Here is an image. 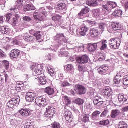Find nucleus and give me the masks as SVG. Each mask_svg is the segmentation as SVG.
<instances>
[{
    "mask_svg": "<svg viewBox=\"0 0 128 128\" xmlns=\"http://www.w3.org/2000/svg\"><path fill=\"white\" fill-rule=\"evenodd\" d=\"M66 70L67 72H72L74 70V66L72 64H68L66 66Z\"/></svg>",
    "mask_w": 128,
    "mask_h": 128,
    "instance_id": "13d9d810",
    "label": "nucleus"
},
{
    "mask_svg": "<svg viewBox=\"0 0 128 128\" xmlns=\"http://www.w3.org/2000/svg\"><path fill=\"white\" fill-rule=\"evenodd\" d=\"M112 28L114 30H122L120 24L116 23H114L112 24Z\"/></svg>",
    "mask_w": 128,
    "mask_h": 128,
    "instance_id": "c9c22d12",
    "label": "nucleus"
},
{
    "mask_svg": "<svg viewBox=\"0 0 128 128\" xmlns=\"http://www.w3.org/2000/svg\"><path fill=\"white\" fill-rule=\"evenodd\" d=\"M88 12H90V9L88 8V7L86 6L82 9L80 13L78 14V16H84V14H86Z\"/></svg>",
    "mask_w": 128,
    "mask_h": 128,
    "instance_id": "cd10ccee",
    "label": "nucleus"
},
{
    "mask_svg": "<svg viewBox=\"0 0 128 128\" xmlns=\"http://www.w3.org/2000/svg\"><path fill=\"white\" fill-rule=\"evenodd\" d=\"M64 116H66V120L69 123L72 122L74 120V116L71 112L66 111L64 114Z\"/></svg>",
    "mask_w": 128,
    "mask_h": 128,
    "instance_id": "ddd939ff",
    "label": "nucleus"
},
{
    "mask_svg": "<svg viewBox=\"0 0 128 128\" xmlns=\"http://www.w3.org/2000/svg\"><path fill=\"white\" fill-rule=\"evenodd\" d=\"M23 20H24V22H30V20H32V18H30L29 16H26L24 18Z\"/></svg>",
    "mask_w": 128,
    "mask_h": 128,
    "instance_id": "69168bd1",
    "label": "nucleus"
},
{
    "mask_svg": "<svg viewBox=\"0 0 128 128\" xmlns=\"http://www.w3.org/2000/svg\"><path fill=\"white\" fill-rule=\"evenodd\" d=\"M68 52H66L64 50H61L59 52V56H68Z\"/></svg>",
    "mask_w": 128,
    "mask_h": 128,
    "instance_id": "a19ab883",
    "label": "nucleus"
},
{
    "mask_svg": "<svg viewBox=\"0 0 128 128\" xmlns=\"http://www.w3.org/2000/svg\"><path fill=\"white\" fill-rule=\"evenodd\" d=\"M30 68L33 72V76L37 78H40V76L44 74V66L42 64H34L31 66Z\"/></svg>",
    "mask_w": 128,
    "mask_h": 128,
    "instance_id": "f257e3e1",
    "label": "nucleus"
},
{
    "mask_svg": "<svg viewBox=\"0 0 128 128\" xmlns=\"http://www.w3.org/2000/svg\"><path fill=\"white\" fill-rule=\"evenodd\" d=\"M46 112L50 116H54V115L56 114V108L52 106H48L46 108Z\"/></svg>",
    "mask_w": 128,
    "mask_h": 128,
    "instance_id": "4be33fe9",
    "label": "nucleus"
},
{
    "mask_svg": "<svg viewBox=\"0 0 128 128\" xmlns=\"http://www.w3.org/2000/svg\"><path fill=\"white\" fill-rule=\"evenodd\" d=\"M24 40L28 42H32L34 40V37L30 35H26L24 37Z\"/></svg>",
    "mask_w": 128,
    "mask_h": 128,
    "instance_id": "72a5a7b5",
    "label": "nucleus"
},
{
    "mask_svg": "<svg viewBox=\"0 0 128 128\" xmlns=\"http://www.w3.org/2000/svg\"><path fill=\"white\" fill-rule=\"evenodd\" d=\"M18 22V20H16V18H13V20L12 22V24L13 26H16V24Z\"/></svg>",
    "mask_w": 128,
    "mask_h": 128,
    "instance_id": "774afa93",
    "label": "nucleus"
},
{
    "mask_svg": "<svg viewBox=\"0 0 128 128\" xmlns=\"http://www.w3.org/2000/svg\"><path fill=\"white\" fill-rule=\"evenodd\" d=\"M52 20H54L55 22L58 23L60 22L62 20V17L60 15H58L56 16H54L52 18Z\"/></svg>",
    "mask_w": 128,
    "mask_h": 128,
    "instance_id": "79ce46f5",
    "label": "nucleus"
},
{
    "mask_svg": "<svg viewBox=\"0 0 128 128\" xmlns=\"http://www.w3.org/2000/svg\"><path fill=\"white\" fill-rule=\"evenodd\" d=\"M120 43H118V39L113 38L109 40V46L112 50H118Z\"/></svg>",
    "mask_w": 128,
    "mask_h": 128,
    "instance_id": "0eeeda50",
    "label": "nucleus"
},
{
    "mask_svg": "<svg viewBox=\"0 0 128 128\" xmlns=\"http://www.w3.org/2000/svg\"><path fill=\"white\" fill-rule=\"evenodd\" d=\"M64 100L66 102V106H70V104H72V100H70V98H68V96H64Z\"/></svg>",
    "mask_w": 128,
    "mask_h": 128,
    "instance_id": "8fccbe9b",
    "label": "nucleus"
},
{
    "mask_svg": "<svg viewBox=\"0 0 128 128\" xmlns=\"http://www.w3.org/2000/svg\"><path fill=\"white\" fill-rule=\"evenodd\" d=\"M22 2H24V1L22 0H18L16 2V4H19V8H22Z\"/></svg>",
    "mask_w": 128,
    "mask_h": 128,
    "instance_id": "0e129e2a",
    "label": "nucleus"
},
{
    "mask_svg": "<svg viewBox=\"0 0 128 128\" xmlns=\"http://www.w3.org/2000/svg\"><path fill=\"white\" fill-rule=\"evenodd\" d=\"M12 14H9L6 16V21L8 24H12V22H10V19L12 18Z\"/></svg>",
    "mask_w": 128,
    "mask_h": 128,
    "instance_id": "4d7b16f0",
    "label": "nucleus"
},
{
    "mask_svg": "<svg viewBox=\"0 0 128 128\" xmlns=\"http://www.w3.org/2000/svg\"><path fill=\"white\" fill-rule=\"evenodd\" d=\"M10 32V28L8 26H4L2 27L1 28V32L4 34H6L8 32Z\"/></svg>",
    "mask_w": 128,
    "mask_h": 128,
    "instance_id": "e433bc0d",
    "label": "nucleus"
},
{
    "mask_svg": "<svg viewBox=\"0 0 128 128\" xmlns=\"http://www.w3.org/2000/svg\"><path fill=\"white\" fill-rule=\"evenodd\" d=\"M10 124L14 126H20V121H18L14 119L12 120Z\"/></svg>",
    "mask_w": 128,
    "mask_h": 128,
    "instance_id": "37998d69",
    "label": "nucleus"
},
{
    "mask_svg": "<svg viewBox=\"0 0 128 128\" xmlns=\"http://www.w3.org/2000/svg\"><path fill=\"white\" fill-rule=\"evenodd\" d=\"M39 80H40V84L42 86H44V84H46V76L44 74H42L41 76H39V77H37Z\"/></svg>",
    "mask_w": 128,
    "mask_h": 128,
    "instance_id": "b1692460",
    "label": "nucleus"
},
{
    "mask_svg": "<svg viewBox=\"0 0 128 128\" xmlns=\"http://www.w3.org/2000/svg\"><path fill=\"white\" fill-rule=\"evenodd\" d=\"M98 58L100 62H102L106 60V54L104 53H100L98 56Z\"/></svg>",
    "mask_w": 128,
    "mask_h": 128,
    "instance_id": "a18cd8bd",
    "label": "nucleus"
},
{
    "mask_svg": "<svg viewBox=\"0 0 128 128\" xmlns=\"http://www.w3.org/2000/svg\"><path fill=\"white\" fill-rule=\"evenodd\" d=\"M36 94L34 92H28L26 96V100L29 102H32Z\"/></svg>",
    "mask_w": 128,
    "mask_h": 128,
    "instance_id": "2eb2a0df",
    "label": "nucleus"
},
{
    "mask_svg": "<svg viewBox=\"0 0 128 128\" xmlns=\"http://www.w3.org/2000/svg\"><path fill=\"white\" fill-rule=\"evenodd\" d=\"M106 6H107V7H108V6H112V8H116L118 6V4H116V3L112 2H108L107 3V5Z\"/></svg>",
    "mask_w": 128,
    "mask_h": 128,
    "instance_id": "de8ad7c7",
    "label": "nucleus"
},
{
    "mask_svg": "<svg viewBox=\"0 0 128 128\" xmlns=\"http://www.w3.org/2000/svg\"><path fill=\"white\" fill-rule=\"evenodd\" d=\"M31 112L32 111L28 109H21L19 111V113L24 118H28V116H32Z\"/></svg>",
    "mask_w": 128,
    "mask_h": 128,
    "instance_id": "f8f14e48",
    "label": "nucleus"
},
{
    "mask_svg": "<svg viewBox=\"0 0 128 128\" xmlns=\"http://www.w3.org/2000/svg\"><path fill=\"white\" fill-rule=\"evenodd\" d=\"M72 86V84L68 82H64L62 83V88H66V86Z\"/></svg>",
    "mask_w": 128,
    "mask_h": 128,
    "instance_id": "052dcab7",
    "label": "nucleus"
},
{
    "mask_svg": "<svg viewBox=\"0 0 128 128\" xmlns=\"http://www.w3.org/2000/svg\"><path fill=\"white\" fill-rule=\"evenodd\" d=\"M99 124H100V126H108L110 124V121L108 120L100 121Z\"/></svg>",
    "mask_w": 128,
    "mask_h": 128,
    "instance_id": "5fc2aeb1",
    "label": "nucleus"
},
{
    "mask_svg": "<svg viewBox=\"0 0 128 128\" xmlns=\"http://www.w3.org/2000/svg\"><path fill=\"white\" fill-rule=\"evenodd\" d=\"M100 44L98 42L90 44H88L87 48L90 52H96L98 48H100Z\"/></svg>",
    "mask_w": 128,
    "mask_h": 128,
    "instance_id": "1a4fd4ad",
    "label": "nucleus"
},
{
    "mask_svg": "<svg viewBox=\"0 0 128 128\" xmlns=\"http://www.w3.org/2000/svg\"><path fill=\"white\" fill-rule=\"evenodd\" d=\"M82 122H88L90 120V115L88 114H85L82 117Z\"/></svg>",
    "mask_w": 128,
    "mask_h": 128,
    "instance_id": "58836bf2",
    "label": "nucleus"
},
{
    "mask_svg": "<svg viewBox=\"0 0 128 128\" xmlns=\"http://www.w3.org/2000/svg\"><path fill=\"white\" fill-rule=\"evenodd\" d=\"M106 26L105 24L100 23V24L99 28L100 30L102 33L104 32V28H106Z\"/></svg>",
    "mask_w": 128,
    "mask_h": 128,
    "instance_id": "3c124183",
    "label": "nucleus"
},
{
    "mask_svg": "<svg viewBox=\"0 0 128 128\" xmlns=\"http://www.w3.org/2000/svg\"><path fill=\"white\" fill-rule=\"evenodd\" d=\"M52 127L53 128H60V124L58 122H54L52 124Z\"/></svg>",
    "mask_w": 128,
    "mask_h": 128,
    "instance_id": "bf43d9fd",
    "label": "nucleus"
},
{
    "mask_svg": "<svg viewBox=\"0 0 128 128\" xmlns=\"http://www.w3.org/2000/svg\"><path fill=\"white\" fill-rule=\"evenodd\" d=\"M122 10L120 8L116 9L112 13V16H114L116 18H120V16H122Z\"/></svg>",
    "mask_w": 128,
    "mask_h": 128,
    "instance_id": "7c9ffc66",
    "label": "nucleus"
},
{
    "mask_svg": "<svg viewBox=\"0 0 128 128\" xmlns=\"http://www.w3.org/2000/svg\"><path fill=\"white\" fill-rule=\"evenodd\" d=\"M20 52L17 49H14L12 50L10 54L11 58H18L20 56Z\"/></svg>",
    "mask_w": 128,
    "mask_h": 128,
    "instance_id": "f3484780",
    "label": "nucleus"
},
{
    "mask_svg": "<svg viewBox=\"0 0 128 128\" xmlns=\"http://www.w3.org/2000/svg\"><path fill=\"white\" fill-rule=\"evenodd\" d=\"M42 10L40 9V12L38 10H36L34 12V18L36 22H42V20H44V18H46V16H45L42 13Z\"/></svg>",
    "mask_w": 128,
    "mask_h": 128,
    "instance_id": "423d86ee",
    "label": "nucleus"
},
{
    "mask_svg": "<svg viewBox=\"0 0 128 128\" xmlns=\"http://www.w3.org/2000/svg\"><path fill=\"white\" fill-rule=\"evenodd\" d=\"M100 44V50H104L108 48V41L106 40H102L101 42H98Z\"/></svg>",
    "mask_w": 128,
    "mask_h": 128,
    "instance_id": "dca6fc26",
    "label": "nucleus"
},
{
    "mask_svg": "<svg viewBox=\"0 0 128 128\" xmlns=\"http://www.w3.org/2000/svg\"><path fill=\"white\" fill-rule=\"evenodd\" d=\"M20 102V96L13 98L7 104V106L10 108H12L16 106H18Z\"/></svg>",
    "mask_w": 128,
    "mask_h": 128,
    "instance_id": "20e7f679",
    "label": "nucleus"
},
{
    "mask_svg": "<svg viewBox=\"0 0 128 128\" xmlns=\"http://www.w3.org/2000/svg\"><path fill=\"white\" fill-rule=\"evenodd\" d=\"M122 84L124 86H128V76L124 78L122 80Z\"/></svg>",
    "mask_w": 128,
    "mask_h": 128,
    "instance_id": "680f3d73",
    "label": "nucleus"
},
{
    "mask_svg": "<svg viewBox=\"0 0 128 128\" xmlns=\"http://www.w3.org/2000/svg\"><path fill=\"white\" fill-rule=\"evenodd\" d=\"M68 32L70 34H72L73 36L74 34H75V36L76 34H78V28H76L74 26H70Z\"/></svg>",
    "mask_w": 128,
    "mask_h": 128,
    "instance_id": "2f4dec72",
    "label": "nucleus"
},
{
    "mask_svg": "<svg viewBox=\"0 0 128 128\" xmlns=\"http://www.w3.org/2000/svg\"><path fill=\"white\" fill-rule=\"evenodd\" d=\"M118 98L120 104H126V102H128V95L120 94H119Z\"/></svg>",
    "mask_w": 128,
    "mask_h": 128,
    "instance_id": "4468645a",
    "label": "nucleus"
},
{
    "mask_svg": "<svg viewBox=\"0 0 128 128\" xmlns=\"http://www.w3.org/2000/svg\"><path fill=\"white\" fill-rule=\"evenodd\" d=\"M45 92L48 96H52L54 94V90L50 88V87H48L45 89Z\"/></svg>",
    "mask_w": 128,
    "mask_h": 128,
    "instance_id": "f704fd0d",
    "label": "nucleus"
},
{
    "mask_svg": "<svg viewBox=\"0 0 128 128\" xmlns=\"http://www.w3.org/2000/svg\"><path fill=\"white\" fill-rule=\"evenodd\" d=\"M107 70H108V67L106 66H101L100 68L98 69V72L100 74H106Z\"/></svg>",
    "mask_w": 128,
    "mask_h": 128,
    "instance_id": "6ab92c4d",
    "label": "nucleus"
},
{
    "mask_svg": "<svg viewBox=\"0 0 128 128\" xmlns=\"http://www.w3.org/2000/svg\"><path fill=\"white\" fill-rule=\"evenodd\" d=\"M34 36H35L38 42H44V39H42V36L40 34V32H36L34 34Z\"/></svg>",
    "mask_w": 128,
    "mask_h": 128,
    "instance_id": "c756f323",
    "label": "nucleus"
},
{
    "mask_svg": "<svg viewBox=\"0 0 128 128\" xmlns=\"http://www.w3.org/2000/svg\"><path fill=\"white\" fill-rule=\"evenodd\" d=\"M84 101L83 100L80 99V98H78L75 100V104H78L79 106L84 104Z\"/></svg>",
    "mask_w": 128,
    "mask_h": 128,
    "instance_id": "09e8293b",
    "label": "nucleus"
},
{
    "mask_svg": "<svg viewBox=\"0 0 128 128\" xmlns=\"http://www.w3.org/2000/svg\"><path fill=\"white\" fill-rule=\"evenodd\" d=\"M104 96L110 98V96H112L114 92H112V90L110 88L107 87L105 88V90L104 91Z\"/></svg>",
    "mask_w": 128,
    "mask_h": 128,
    "instance_id": "aec40b11",
    "label": "nucleus"
},
{
    "mask_svg": "<svg viewBox=\"0 0 128 128\" xmlns=\"http://www.w3.org/2000/svg\"><path fill=\"white\" fill-rule=\"evenodd\" d=\"M102 12H100V10L95 9L92 10V14L94 18H98L100 14H103L104 16H108L110 14V8L108 7L106 5H102Z\"/></svg>",
    "mask_w": 128,
    "mask_h": 128,
    "instance_id": "f03ea898",
    "label": "nucleus"
},
{
    "mask_svg": "<svg viewBox=\"0 0 128 128\" xmlns=\"http://www.w3.org/2000/svg\"><path fill=\"white\" fill-rule=\"evenodd\" d=\"M102 112L100 111L96 110L92 114V120H98Z\"/></svg>",
    "mask_w": 128,
    "mask_h": 128,
    "instance_id": "bb28decb",
    "label": "nucleus"
},
{
    "mask_svg": "<svg viewBox=\"0 0 128 128\" xmlns=\"http://www.w3.org/2000/svg\"><path fill=\"white\" fill-rule=\"evenodd\" d=\"M122 84V79L116 80L114 78V84H115V86H118L116 84Z\"/></svg>",
    "mask_w": 128,
    "mask_h": 128,
    "instance_id": "603ef678",
    "label": "nucleus"
},
{
    "mask_svg": "<svg viewBox=\"0 0 128 128\" xmlns=\"http://www.w3.org/2000/svg\"><path fill=\"white\" fill-rule=\"evenodd\" d=\"M54 69L52 68L51 67H48V72L52 76V78L56 76V72Z\"/></svg>",
    "mask_w": 128,
    "mask_h": 128,
    "instance_id": "4c0bfd02",
    "label": "nucleus"
},
{
    "mask_svg": "<svg viewBox=\"0 0 128 128\" xmlns=\"http://www.w3.org/2000/svg\"><path fill=\"white\" fill-rule=\"evenodd\" d=\"M2 64L6 70H8L10 68V62L8 61L4 60L2 62Z\"/></svg>",
    "mask_w": 128,
    "mask_h": 128,
    "instance_id": "c03bdc74",
    "label": "nucleus"
},
{
    "mask_svg": "<svg viewBox=\"0 0 128 128\" xmlns=\"http://www.w3.org/2000/svg\"><path fill=\"white\" fill-rule=\"evenodd\" d=\"M36 104L38 106L44 107L48 106V102L46 98L42 97H38L36 99Z\"/></svg>",
    "mask_w": 128,
    "mask_h": 128,
    "instance_id": "6e6552de",
    "label": "nucleus"
},
{
    "mask_svg": "<svg viewBox=\"0 0 128 128\" xmlns=\"http://www.w3.org/2000/svg\"><path fill=\"white\" fill-rule=\"evenodd\" d=\"M102 98H100V97L96 96L94 98V103L95 106H100V102H102Z\"/></svg>",
    "mask_w": 128,
    "mask_h": 128,
    "instance_id": "ea45409f",
    "label": "nucleus"
},
{
    "mask_svg": "<svg viewBox=\"0 0 128 128\" xmlns=\"http://www.w3.org/2000/svg\"><path fill=\"white\" fill-rule=\"evenodd\" d=\"M56 40H57L58 46H62L64 44H67L68 40L64 36V34H58L56 36Z\"/></svg>",
    "mask_w": 128,
    "mask_h": 128,
    "instance_id": "7ed1b4c3",
    "label": "nucleus"
},
{
    "mask_svg": "<svg viewBox=\"0 0 128 128\" xmlns=\"http://www.w3.org/2000/svg\"><path fill=\"white\" fill-rule=\"evenodd\" d=\"M118 128H128V124L124 122H120L118 124Z\"/></svg>",
    "mask_w": 128,
    "mask_h": 128,
    "instance_id": "49530a36",
    "label": "nucleus"
},
{
    "mask_svg": "<svg viewBox=\"0 0 128 128\" xmlns=\"http://www.w3.org/2000/svg\"><path fill=\"white\" fill-rule=\"evenodd\" d=\"M90 36H91L92 38L98 36V30L96 28L91 29L90 30Z\"/></svg>",
    "mask_w": 128,
    "mask_h": 128,
    "instance_id": "c85d7f7f",
    "label": "nucleus"
},
{
    "mask_svg": "<svg viewBox=\"0 0 128 128\" xmlns=\"http://www.w3.org/2000/svg\"><path fill=\"white\" fill-rule=\"evenodd\" d=\"M108 110L106 109H105L104 110L100 115V118H106V116H108Z\"/></svg>",
    "mask_w": 128,
    "mask_h": 128,
    "instance_id": "864d4df0",
    "label": "nucleus"
},
{
    "mask_svg": "<svg viewBox=\"0 0 128 128\" xmlns=\"http://www.w3.org/2000/svg\"><path fill=\"white\" fill-rule=\"evenodd\" d=\"M44 59L46 60H52V56L50 54H48L45 56Z\"/></svg>",
    "mask_w": 128,
    "mask_h": 128,
    "instance_id": "338daca9",
    "label": "nucleus"
},
{
    "mask_svg": "<svg viewBox=\"0 0 128 128\" xmlns=\"http://www.w3.org/2000/svg\"><path fill=\"white\" fill-rule=\"evenodd\" d=\"M74 90L76 92L82 96V94H86V88L82 85L76 84L74 88Z\"/></svg>",
    "mask_w": 128,
    "mask_h": 128,
    "instance_id": "39448f33",
    "label": "nucleus"
},
{
    "mask_svg": "<svg viewBox=\"0 0 128 128\" xmlns=\"http://www.w3.org/2000/svg\"><path fill=\"white\" fill-rule=\"evenodd\" d=\"M103 3L102 0H90L86 2V4L89 6H102Z\"/></svg>",
    "mask_w": 128,
    "mask_h": 128,
    "instance_id": "9d476101",
    "label": "nucleus"
},
{
    "mask_svg": "<svg viewBox=\"0 0 128 128\" xmlns=\"http://www.w3.org/2000/svg\"><path fill=\"white\" fill-rule=\"evenodd\" d=\"M76 61L78 64H88V56L85 54L81 57H78L76 58Z\"/></svg>",
    "mask_w": 128,
    "mask_h": 128,
    "instance_id": "9b49d317",
    "label": "nucleus"
},
{
    "mask_svg": "<svg viewBox=\"0 0 128 128\" xmlns=\"http://www.w3.org/2000/svg\"><path fill=\"white\" fill-rule=\"evenodd\" d=\"M6 54L2 50H0V58H6Z\"/></svg>",
    "mask_w": 128,
    "mask_h": 128,
    "instance_id": "6e6d98bb",
    "label": "nucleus"
},
{
    "mask_svg": "<svg viewBox=\"0 0 128 128\" xmlns=\"http://www.w3.org/2000/svg\"><path fill=\"white\" fill-rule=\"evenodd\" d=\"M88 95L90 98H94V92L92 90H90L89 92L88 93Z\"/></svg>",
    "mask_w": 128,
    "mask_h": 128,
    "instance_id": "e2e57ef3",
    "label": "nucleus"
},
{
    "mask_svg": "<svg viewBox=\"0 0 128 128\" xmlns=\"http://www.w3.org/2000/svg\"><path fill=\"white\" fill-rule=\"evenodd\" d=\"M56 8L58 10H64L66 12V4L64 2H60L58 4H57L56 6Z\"/></svg>",
    "mask_w": 128,
    "mask_h": 128,
    "instance_id": "a211bd4d",
    "label": "nucleus"
},
{
    "mask_svg": "<svg viewBox=\"0 0 128 128\" xmlns=\"http://www.w3.org/2000/svg\"><path fill=\"white\" fill-rule=\"evenodd\" d=\"M36 7L32 4H28L24 6V12H28L30 10H34Z\"/></svg>",
    "mask_w": 128,
    "mask_h": 128,
    "instance_id": "a878e982",
    "label": "nucleus"
},
{
    "mask_svg": "<svg viewBox=\"0 0 128 128\" xmlns=\"http://www.w3.org/2000/svg\"><path fill=\"white\" fill-rule=\"evenodd\" d=\"M120 111L119 110H113L111 112V118H116L118 116H120Z\"/></svg>",
    "mask_w": 128,
    "mask_h": 128,
    "instance_id": "473e14b6",
    "label": "nucleus"
},
{
    "mask_svg": "<svg viewBox=\"0 0 128 128\" xmlns=\"http://www.w3.org/2000/svg\"><path fill=\"white\" fill-rule=\"evenodd\" d=\"M24 90V85L22 82H18L16 84V90L18 92H22Z\"/></svg>",
    "mask_w": 128,
    "mask_h": 128,
    "instance_id": "5701e85b",
    "label": "nucleus"
},
{
    "mask_svg": "<svg viewBox=\"0 0 128 128\" xmlns=\"http://www.w3.org/2000/svg\"><path fill=\"white\" fill-rule=\"evenodd\" d=\"M88 32V28L86 26L82 27L80 30V34L82 36H86V34Z\"/></svg>",
    "mask_w": 128,
    "mask_h": 128,
    "instance_id": "393cba45",
    "label": "nucleus"
},
{
    "mask_svg": "<svg viewBox=\"0 0 128 128\" xmlns=\"http://www.w3.org/2000/svg\"><path fill=\"white\" fill-rule=\"evenodd\" d=\"M53 8L50 6H48L46 7V9L43 8H41V10L42 12H41L42 14L45 16H48V12H52V10Z\"/></svg>",
    "mask_w": 128,
    "mask_h": 128,
    "instance_id": "412c9836",
    "label": "nucleus"
}]
</instances>
